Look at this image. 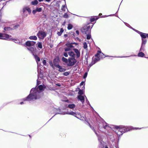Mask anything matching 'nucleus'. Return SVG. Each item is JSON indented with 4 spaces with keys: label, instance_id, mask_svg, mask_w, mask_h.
<instances>
[{
    "label": "nucleus",
    "instance_id": "obj_1",
    "mask_svg": "<svg viewBox=\"0 0 148 148\" xmlns=\"http://www.w3.org/2000/svg\"><path fill=\"white\" fill-rule=\"evenodd\" d=\"M40 97V94L39 92L37 91L35 88L32 89L29 94L26 97L23 99V101H30L34 99H39Z\"/></svg>",
    "mask_w": 148,
    "mask_h": 148
},
{
    "label": "nucleus",
    "instance_id": "obj_2",
    "mask_svg": "<svg viewBox=\"0 0 148 148\" xmlns=\"http://www.w3.org/2000/svg\"><path fill=\"white\" fill-rule=\"evenodd\" d=\"M114 128L117 130V133L119 136L122 135L124 133L130 131L131 130L130 127L122 125L116 126Z\"/></svg>",
    "mask_w": 148,
    "mask_h": 148
},
{
    "label": "nucleus",
    "instance_id": "obj_3",
    "mask_svg": "<svg viewBox=\"0 0 148 148\" xmlns=\"http://www.w3.org/2000/svg\"><path fill=\"white\" fill-rule=\"evenodd\" d=\"M90 23H88L87 25H85L81 29V31L84 34H90L91 32V29L93 25H92L90 28V26L89 25Z\"/></svg>",
    "mask_w": 148,
    "mask_h": 148
},
{
    "label": "nucleus",
    "instance_id": "obj_4",
    "mask_svg": "<svg viewBox=\"0 0 148 148\" xmlns=\"http://www.w3.org/2000/svg\"><path fill=\"white\" fill-rule=\"evenodd\" d=\"M68 62L67 65L68 66H74L76 63L77 61L74 58H68Z\"/></svg>",
    "mask_w": 148,
    "mask_h": 148
},
{
    "label": "nucleus",
    "instance_id": "obj_5",
    "mask_svg": "<svg viewBox=\"0 0 148 148\" xmlns=\"http://www.w3.org/2000/svg\"><path fill=\"white\" fill-rule=\"evenodd\" d=\"M37 35L40 39L43 40L46 36L47 34L45 32L39 31L37 33Z\"/></svg>",
    "mask_w": 148,
    "mask_h": 148
},
{
    "label": "nucleus",
    "instance_id": "obj_6",
    "mask_svg": "<svg viewBox=\"0 0 148 148\" xmlns=\"http://www.w3.org/2000/svg\"><path fill=\"white\" fill-rule=\"evenodd\" d=\"M60 61L59 57L58 56H56L53 61L54 66L56 68L58 67H60L59 63Z\"/></svg>",
    "mask_w": 148,
    "mask_h": 148
},
{
    "label": "nucleus",
    "instance_id": "obj_7",
    "mask_svg": "<svg viewBox=\"0 0 148 148\" xmlns=\"http://www.w3.org/2000/svg\"><path fill=\"white\" fill-rule=\"evenodd\" d=\"M11 35H10L7 34H2L0 33V39L3 40H7L9 38L11 37Z\"/></svg>",
    "mask_w": 148,
    "mask_h": 148
},
{
    "label": "nucleus",
    "instance_id": "obj_8",
    "mask_svg": "<svg viewBox=\"0 0 148 148\" xmlns=\"http://www.w3.org/2000/svg\"><path fill=\"white\" fill-rule=\"evenodd\" d=\"M68 114H69L73 115V116H75L77 118L79 119L80 120L82 119V117L81 116H81L80 115H79V114H77L76 113L74 112H73L72 111V112H69Z\"/></svg>",
    "mask_w": 148,
    "mask_h": 148
},
{
    "label": "nucleus",
    "instance_id": "obj_9",
    "mask_svg": "<svg viewBox=\"0 0 148 148\" xmlns=\"http://www.w3.org/2000/svg\"><path fill=\"white\" fill-rule=\"evenodd\" d=\"M35 44V42L34 41H28L26 42L25 45L27 46L30 47L34 46Z\"/></svg>",
    "mask_w": 148,
    "mask_h": 148
},
{
    "label": "nucleus",
    "instance_id": "obj_10",
    "mask_svg": "<svg viewBox=\"0 0 148 148\" xmlns=\"http://www.w3.org/2000/svg\"><path fill=\"white\" fill-rule=\"evenodd\" d=\"M65 45L67 46V47L64 48V51H67L70 50L71 48L74 47V46L71 44L70 43H67Z\"/></svg>",
    "mask_w": 148,
    "mask_h": 148
},
{
    "label": "nucleus",
    "instance_id": "obj_11",
    "mask_svg": "<svg viewBox=\"0 0 148 148\" xmlns=\"http://www.w3.org/2000/svg\"><path fill=\"white\" fill-rule=\"evenodd\" d=\"M138 33L140 34L142 39L145 38L146 37H148V34L144 33L138 31Z\"/></svg>",
    "mask_w": 148,
    "mask_h": 148
},
{
    "label": "nucleus",
    "instance_id": "obj_12",
    "mask_svg": "<svg viewBox=\"0 0 148 148\" xmlns=\"http://www.w3.org/2000/svg\"><path fill=\"white\" fill-rule=\"evenodd\" d=\"M73 50L76 54L77 58H78L80 56V53L79 50L77 49H74Z\"/></svg>",
    "mask_w": 148,
    "mask_h": 148
},
{
    "label": "nucleus",
    "instance_id": "obj_13",
    "mask_svg": "<svg viewBox=\"0 0 148 148\" xmlns=\"http://www.w3.org/2000/svg\"><path fill=\"white\" fill-rule=\"evenodd\" d=\"M27 10L29 14H30L31 12V10L30 8L28 7H24L23 9V12L24 13L25 11Z\"/></svg>",
    "mask_w": 148,
    "mask_h": 148
},
{
    "label": "nucleus",
    "instance_id": "obj_14",
    "mask_svg": "<svg viewBox=\"0 0 148 148\" xmlns=\"http://www.w3.org/2000/svg\"><path fill=\"white\" fill-rule=\"evenodd\" d=\"M99 18V17H97L96 16H95L93 17H91L90 18H88L89 19V20L90 22H92L97 20Z\"/></svg>",
    "mask_w": 148,
    "mask_h": 148
},
{
    "label": "nucleus",
    "instance_id": "obj_15",
    "mask_svg": "<svg viewBox=\"0 0 148 148\" xmlns=\"http://www.w3.org/2000/svg\"><path fill=\"white\" fill-rule=\"evenodd\" d=\"M46 88V86L43 85H39L37 88V89H38L40 91L43 90H44V89Z\"/></svg>",
    "mask_w": 148,
    "mask_h": 148
},
{
    "label": "nucleus",
    "instance_id": "obj_16",
    "mask_svg": "<svg viewBox=\"0 0 148 148\" xmlns=\"http://www.w3.org/2000/svg\"><path fill=\"white\" fill-rule=\"evenodd\" d=\"M78 99L81 101L82 103H83L84 101V96L79 95L78 96Z\"/></svg>",
    "mask_w": 148,
    "mask_h": 148
},
{
    "label": "nucleus",
    "instance_id": "obj_17",
    "mask_svg": "<svg viewBox=\"0 0 148 148\" xmlns=\"http://www.w3.org/2000/svg\"><path fill=\"white\" fill-rule=\"evenodd\" d=\"M142 45H141V47L140 48V51H142L143 50V45H145L147 42V40L146 39H142Z\"/></svg>",
    "mask_w": 148,
    "mask_h": 148
},
{
    "label": "nucleus",
    "instance_id": "obj_18",
    "mask_svg": "<svg viewBox=\"0 0 148 148\" xmlns=\"http://www.w3.org/2000/svg\"><path fill=\"white\" fill-rule=\"evenodd\" d=\"M95 57H96L94 58L93 61V64H95L100 60V57L99 56Z\"/></svg>",
    "mask_w": 148,
    "mask_h": 148
},
{
    "label": "nucleus",
    "instance_id": "obj_19",
    "mask_svg": "<svg viewBox=\"0 0 148 148\" xmlns=\"http://www.w3.org/2000/svg\"><path fill=\"white\" fill-rule=\"evenodd\" d=\"M68 54L71 57V58H75V54L73 51H71L69 52L68 53Z\"/></svg>",
    "mask_w": 148,
    "mask_h": 148
},
{
    "label": "nucleus",
    "instance_id": "obj_20",
    "mask_svg": "<svg viewBox=\"0 0 148 148\" xmlns=\"http://www.w3.org/2000/svg\"><path fill=\"white\" fill-rule=\"evenodd\" d=\"M34 58L36 59V62L38 63L40 61V58L37 55L33 54Z\"/></svg>",
    "mask_w": 148,
    "mask_h": 148
},
{
    "label": "nucleus",
    "instance_id": "obj_21",
    "mask_svg": "<svg viewBox=\"0 0 148 148\" xmlns=\"http://www.w3.org/2000/svg\"><path fill=\"white\" fill-rule=\"evenodd\" d=\"M4 30H5V31H11L12 30V29L10 27H4Z\"/></svg>",
    "mask_w": 148,
    "mask_h": 148
},
{
    "label": "nucleus",
    "instance_id": "obj_22",
    "mask_svg": "<svg viewBox=\"0 0 148 148\" xmlns=\"http://www.w3.org/2000/svg\"><path fill=\"white\" fill-rule=\"evenodd\" d=\"M62 60L63 62H65L66 64H68V62H69L68 59H67L63 57L62 58Z\"/></svg>",
    "mask_w": 148,
    "mask_h": 148
},
{
    "label": "nucleus",
    "instance_id": "obj_23",
    "mask_svg": "<svg viewBox=\"0 0 148 148\" xmlns=\"http://www.w3.org/2000/svg\"><path fill=\"white\" fill-rule=\"evenodd\" d=\"M56 68L59 69L58 71L60 72L64 71L66 70V69H65L63 68L60 65V67H58Z\"/></svg>",
    "mask_w": 148,
    "mask_h": 148
},
{
    "label": "nucleus",
    "instance_id": "obj_24",
    "mask_svg": "<svg viewBox=\"0 0 148 148\" xmlns=\"http://www.w3.org/2000/svg\"><path fill=\"white\" fill-rule=\"evenodd\" d=\"M30 40H36L37 39V37L35 36H31L29 37Z\"/></svg>",
    "mask_w": 148,
    "mask_h": 148
},
{
    "label": "nucleus",
    "instance_id": "obj_25",
    "mask_svg": "<svg viewBox=\"0 0 148 148\" xmlns=\"http://www.w3.org/2000/svg\"><path fill=\"white\" fill-rule=\"evenodd\" d=\"M67 107L71 109H74L75 107V105L74 104H69Z\"/></svg>",
    "mask_w": 148,
    "mask_h": 148
},
{
    "label": "nucleus",
    "instance_id": "obj_26",
    "mask_svg": "<svg viewBox=\"0 0 148 148\" xmlns=\"http://www.w3.org/2000/svg\"><path fill=\"white\" fill-rule=\"evenodd\" d=\"M64 32V30L62 28H61L60 29V32H57V34L58 36H60L62 35V32Z\"/></svg>",
    "mask_w": 148,
    "mask_h": 148
},
{
    "label": "nucleus",
    "instance_id": "obj_27",
    "mask_svg": "<svg viewBox=\"0 0 148 148\" xmlns=\"http://www.w3.org/2000/svg\"><path fill=\"white\" fill-rule=\"evenodd\" d=\"M144 55V53L142 52H139L138 54V57H143Z\"/></svg>",
    "mask_w": 148,
    "mask_h": 148
},
{
    "label": "nucleus",
    "instance_id": "obj_28",
    "mask_svg": "<svg viewBox=\"0 0 148 148\" xmlns=\"http://www.w3.org/2000/svg\"><path fill=\"white\" fill-rule=\"evenodd\" d=\"M38 47L40 49H42V43L40 42H38Z\"/></svg>",
    "mask_w": 148,
    "mask_h": 148
},
{
    "label": "nucleus",
    "instance_id": "obj_29",
    "mask_svg": "<svg viewBox=\"0 0 148 148\" xmlns=\"http://www.w3.org/2000/svg\"><path fill=\"white\" fill-rule=\"evenodd\" d=\"M101 53V55H103V53L101 52V51L99 50L97 51V53L95 55V56H99Z\"/></svg>",
    "mask_w": 148,
    "mask_h": 148
},
{
    "label": "nucleus",
    "instance_id": "obj_30",
    "mask_svg": "<svg viewBox=\"0 0 148 148\" xmlns=\"http://www.w3.org/2000/svg\"><path fill=\"white\" fill-rule=\"evenodd\" d=\"M31 3L32 5H36L38 3V2L37 0H35L32 1Z\"/></svg>",
    "mask_w": 148,
    "mask_h": 148
},
{
    "label": "nucleus",
    "instance_id": "obj_31",
    "mask_svg": "<svg viewBox=\"0 0 148 148\" xmlns=\"http://www.w3.org/2000/svg\"><path fill=\"white\" fill-rule=\"evenodd\" d=\"M49 63L51 66L52 68H54V65L53 64L52 61L51 60H50L49 61Z\"/></svg>",
    "mask_w": 148,
    "mask_h": 148
},
{
    "label": "nucleus",
    "instance_id": "obj_32",
    "mask_svg": "<svg viewBox=\"0 0 148 148\" xmlns=\"http://www.w3.org/2000/svg\"><path fill=\"white\" fill-rule=\"evenodd\" d=\"M73 27V25L71 24H69L68 25L67 29L68 30H70L72 29Z\"/></svg>",
    "mask_w": 148,
    "mask_h": 148
},
{
    "label": "nucleus",
    "instance_id": "obj_33",
    "mask_svg": "<svg viewBox=\"0 0 148 148\" xmlns=\"http://www.w3.org/2000/svg\"><path fill=\"white\" fill-rule=\"evenodd\" d=\"M66 7L65 5H63L61 8V10L62 11L65 12L66 10Z\"/></svg>",
    "mask_w": 148,
    "mask_h": 148
},
{
    "label": "nucleus",
    "instance_id": "obj_34",
    "mask_svg": "<svg viewBox=\"0 0 148 148\" xmlns=\"http://www.w3.org/2000/svg\"><path fill=\"white\" fill-rule=\"evenodd\" d=\"M86 34L87 35L86 39L88 40L90 39L91 38V35H90V33L88 34Z\"/></svg>",
    "mask_w": 148,
    "mask_h": 148
},
{
    "label": "nucleus",
    "instance_id": "obj_35",
    "mask_svg": "<svg viewBox=\"0 0 148 148\" xmlns=\"http://www.w3.org/2000/svg\"><path fill=\"white\" fill-rule=\"evenodd\" d=\"M83 47L84 49H86L87 48V43L86 42H84L83 43Z\"/></svg>",
    "mask_w": 148,
    "mask_h": 148
},
{
    "label": "nucleus",
    "instance_id": "obj_36",
    "mask_svg": "<svg viewBox=\"0 0 148 148\" xmlns=\"http://www.w3.org/2000/svg\"><path fill=\"white\" fill-rule=\"evenodd\" d=\"M36 9L37 12H41L42 10V8H36Z\"/></svg>",
    "mask_w": 148,
    "mask_h": 148
},
{
    "label": "nucleus",
    "instance_id": "obj_37",
    "mask_svg": "<svg viewBox=\"0 0 148 148\" xmlns=\"http://www.w3.org/2000/svg\"><path fill=\"white\" fill-rule=\"evenodd\" d=\"M78 93L80 95H82L83 94V90H79L78 91Z\"/></svg>",
    "mask_w": 148,
    "mask_h": 148
},
{
    "label": "nucleus",
    "instance_id": "obj_38",
    "mask_svg": "<svg viewBox=\"0 0 148 148\" xmlns=\"http://www.w3.org/2000/svg\"><path fill=\"white\" fill-rule=\"evenodd\" d=\"M63 17L65 18H68L69 16L66 13H65L64 14Z\"/></svg>",
    "mask_w": 148,
    "mask_h": 148
},
{
    "label": "nucleus",
    "instance_id": "obj_39",
    "mask_svg": "<svg viewBox=\"0 0 148 148\" xmlns=\"http://www.w3.org/2000/svg\"><path fill=\"white\" fill-rule=\"evenodd\" d=\"M42 62L44 65L46 66L47 64V62L46 60H43L42 61Z\"/></svg>",
    "mask_w": 148,
    "mask_h": 148
},
{
    "label": "nucleus",
    "instance_id": "obj_40",
    "mask_svg": "<svg viewBox=\"0 0 148 148\" xmlns=\"http://www.w3.org/2000/svg\"><path fill=\"white\" fill-rule=\"evenodd\" d=\"M99 56V57H100L101 58H103L105 57L106 56L105 55H104L103 54V55H101V53H100V54Z\"/></svg>",
    "mask_w": 148,
    "mask_h": 148
},
{
    "label": "nucleus",
    "instance_id": "obj_41",
    "mask_svg": "<svg viewBox=\"0 0 148 148\" xmlns=\"http://www.w3.org/2000/svg\"><path fill=\"white\" fill-rule=\"evenodd\" d=\"M69 73L68 72H66L63 73V74L65 76H68L69 75Z\"/></svg>",
    "mask_w": 148,
    "mask_h": 148
},
{
    "label": "nucleus",
    "instance_id": "obj_42",
    "mask_svg": "<svg viewBox=\"0 0 148 148\" xmlns=\"http://www.w3.org/2000/svg\"><path fill=\"white\" fill-rule=\"evenodd\" d=\"M27 49L31 51H33L34 50V48L33 47H31Z\"/></svg>",
    "mask_w": 148,
    "mask_h": 148
},
{
    "label": "nucleus",
    "instance_id": "obj_43",
    "mask_svg": "<svg viewBox=\"0 0 148 148\" xmlns=\"http://www.w3.org/2000/svg\"><path fill=\"white\" fill-rule=\"evenodd\" d=\"M90 128L96 134H97V133L96 132L95 130L93 127L92 126Z\"/></svg>",
    "mask_w": 148,
    "mask_h": 148
},
{
    "label": "nucleus",
    "instance_id": "obj_44",
    "mask_svg": "<svg viewBox=\"0 0 148 148\" xmlns=\"http://www.w3.org/2000/svg\"><path fill=\"white\" fill-rule=\"evenodd\" d=\"M87 74H88V73H87V72L85 73H84V75L83 78H85L87 77Z\"/></svg>",
    "mask_w": 148,
    "mask_h": 148
},
{
    "label": "nucleus",
    "instance_id": "obj_45",
    "mask_svg": "<svg viewBox=\"0 0 148 148\" xmlns=\"http://www.w3.org/2000/svg\"><path fill=\"white\" fill-rule=\"evenodd\" d=\"M63 55L66 57H67L68 56V55L66 52H64L63 54Z\"/></svg>",
    "mask_w": 148,
    "mask_h": 148
},
{
    "label": "nucleus",
    "instance_id": "obj_46",
    "mask_svg": "<svg viewBox=\"0 0 148 148\" xmlns=\"http://www.w3.org/2000/svg\"><path fill=\"white\" fill-rule=\"evenodd\" d=\"M36 12H37V11H36V9L35 10H33L32 11V13H33V14H35Z\"/></svg>",
    "mask_w": 148,
    "mask_h": 148
},
{
    "label": "nucleus",
    "instance_id": "obj_47",
    "mask_svg": "<svg viewBox=\"0 0 148 148\" xmlns=\"http://www.w3.org/2000/svg\"><path fill=\"white\" fill-rule=\"evenodd\" d=\"M84 84V82H82L80 84V85L81 86L83 85Z\"/></svg>",
    "mask_w": 148,
    "mask_h": 148
},
{
    "label": "nucleus",
    "instance_id": "obj_48",
    "mask_svg": "<svg viewBox=\"0 0 148 148\" xmlns=\"http://www.w3.org/2000/svg\"><path fill=\"white\" fill-rule=\"evenodd\" d=\"M76 33L77 34V35H78L79 34V31L78 30H76Z\"/></svg>",
    "mask_w": 148,
    "mask_h": 148
},
{
    "label": "nucleus",
    "instance_id": "obj_49",
    "mask_svg": "<svg viewBox=\"0 0 148 148\" xmlns=\"http://www.w3.org/2000/svg\"><path fill=\"white\" fill-rule=\"evenodd\" d=\"M108 127V126L107 125L104 126L103 127L104 129H106L107 127Z\"/></svg>",
    "mask_w": 148,
    "mask_h": 148
},
{
    "label": "nucleus",
    "instance_id": "obj_50",
    "mask_svg": "<svg viewBox=\"0 0 148 148\" xmlns=\"http://www.w3.org/2000/svg\"><path fill=\"white\" fill-rule=\"evenodd\" d=\"M68 36V34H65L64 35V36L65 38H66V37H67Z\"/></svg>",
    "mask_w": 148,
    "mask_h": 148
},
{
    "label": "nucleus",
    "instance_id": "obj_51",
    "mask_svg": "<svg viewBox=\"0 0 148 148\" xmlns=\"http://www.w3.org/2000/svg\"><path fill=\"white\" fill-rule=\"evenodd\" d=\"M44 17L45 18H46L47 17V15H46L45 14H44Z\"/></svg>",
    "mask_w": 148,
    "mask_h": 148
},
{
    "label": "nucleus",
    "instance_id": "obj_52",
    "mask_svg": "<svg viewBox=\"0 0 148 148\" xmlns=\"http://www.w3.org/2000/svg\"><path fill=\"white\" fill-rule=\"evenodd\" d=\"M71 44H75L76 45H78L77 43H76L75 42H74V43H72Z\"/></svg>",
    "mask_w": 148,
    "mask_h": 148
},
{
    "label": "nucleus",
    "instance_id": "obj_53",
    "mask_svg": "<svg viewBox=\"0 0 148 148\" xmlns=\"http://www.w3.org/2000/svg\"><path fill=\"white\" fill-rule=\"evenodd\" d=\"M46 1L49 2L51 0H45Z\"/></svg>",
    "mask_w": 148,
    "mask_h": 148
},
{
    "label": "nucleus",
    "instance_id": "obj_54",
    "mask_svg": "<svg viewBox=\"0 0 148 148\" xmlns=\"http://www.w3.org/2000/svg\"><path fill=\"white\" fill-rule=\"evenodd\" d=\"M88 124H89V127H90V128L92 126L90 125V123H88Z\"/></svg>",
    "mask_w": 148,
    "mask_h": 148
},
{
    "label": "nucleus",
    "instance_id": "obj_55",
    "mask_svg": "<svg viewBox=\"0 0 148 148\" xmlns=\"http://www.w3.org/2000/svg\"><path fill=\"white\" fill-rule=\"evenodd\" d=\"M10 39H11L12 40H16L14 38H10Z\"/></svg>",
    "mask_w": 148,
    "mask_h": 148
},
{
    "label": "nucleus",
    "instance_id": "obj_56",
    "mask_svg": "<svg viewBox=\"0 0 148 148\" xmlns=\"http://www.w3.org/2000/svg\"><path fill=\"white\" fill-rule=\"evenodd\" d=\"M65 102H68L69 101L68 100H65L64 101Z\"/></svg>",
    "mask_w": 148,
    "mask_h": 148
},
{
    "label": "nucleus",
    "instance_id": "obj_57",
    "mask_svg": "<svg viewBox=\"0 0 148 148\" xmlns=\"http://www.w3.org/2000/svg\"><path fill=\"white\" fill-rule=\"evenodd\" d=\"M24 103V102H21L20 103L21 104H22Z\"/></svg>",
    "mask_w": 148,
    "mask_h": 148
},
{
    "label": "nucleus",
    "instance_id": "obj_58",
    "mask_svg": "<svg viewBox=\"0 0 148 148\" xmlns=\"http://www.w3.org/2000/svg\"><path fill=\"white\" fill-rule=\"evenodd\" d=\"M39 1L41 2L43 1V0H38Z\"/></svg>",
    "mask_w": 148,
    "mask_h": 148
},
{
    "label": "nucleus",
    "instance_id": "obj_59",
    "mask_svg": "<svg viewBox=\"0 0 148 148\" xmlns=\"http://www.w3.org/2000/svg\"><path fill=\"white\" fill-rule=\"evenodd\" d=\"M102 14L101 13H100L99 14V15L101 16V15H102Z\"/></svg>",
    "mask_w": 148,
    "mask_h": 148
},
{
    "label": "nucleus",
    "instance_id": "obj_60",
    "mask_svg": "<svg viewBox=\"0 0 148 148\" xmlns=\"http://www.w3.org/2000/svg\"><path fill=\"white\" fill-rule=\"evenodd\" d=\"M29 137L31 138V136L30 135H29Z\"/></svg>",
    "mask_w": 148,
    "mask_h": 148
},
{
    "label": "nucleus",
    "instance_id": "obj_61",
    "mask_svg": "<svg viewBox=\"0 0 148 148\" xmlns=\"http://www.w3.org/2000/svg\"><path fill=\"white\" fill-rule=\"evenodd\" d=\"M105 148H108V147L107 146H106L105 147Z\"/></svg>",
    "mask_w": 148,
    "mask_h": 148
},
{
    "label": "nucleus",
    "instance_id": "obj_62",
    "mask_svg": "<svg viewBox=\"0 0 148 148\" xmlns=\"http://www.w3.org/2000/svg\"><path fill=\"white\" fill-rule=\"evenodd\" d=\"M37 85L38 84V81L37 82Z\"/></svg>",
    "mask_w": 148,
    "mask_h": 148
}]
</instances>
